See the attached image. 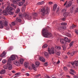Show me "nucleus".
<instances>
[{"mask_svg": "<svg viewBox=\"0 0 78 78\" xmlns=\"http://www.w3.org/2000/svg\"><path fill=\"white\" fill-rule=\"evenodd\" d=\"M41 12L42 16H45V13L46 12L45 8H43L42 9H41Z\"/></svg>", "mask_w": 78, "mask_h": 78, "instance_id": "nucleus-7", "label": "nucleus"}, {"mask_svg": "<svg viewBox=\"0 0 78 78\" xmlns=\"http://www.w3.org/2000/svg\"><path fill=\"white\" fill-rule=\"evenodd\" d=\"M49 5H52V4H53V2H49Z\"/></svg>", "mask_w": 78, "mask_h": 78, "instance_id": "nucleus-54", "label": "nucleus"}, {"mask_svg": "<svg viewBox=\"0 0 78 78\" xmlns=\"http://www.w3.org/2000/svg\"><path fill=\"white\" fill-rule=\"evenodd\" d=\"M32 68L34 69V70H35V71L37 70V69H36V68L35 67V65H32Z\"/></svg>", "mask_w": 78, "mask_h": 78, "instance_id": "nucleus-25", "label": "nucleus"}, {"mask_svg": "<svg viewBox=\"0 0 78 78\" xmlns=\"http://www.w3.org/2000/svg\"><path fill=\"white\" fill-rule=\"evenodd\" d=\"M66 11V10H65V9H62V12H64V11Z\"/></svg>", "mask_w": 78, "mask_h": 78, "instance_id": "nucleus-56", "label": "nucleus"}, {"mask_svg": "<svg viewBox=\"0 0 78 78\" xmlns=\"http://www.w3.org/2000/svg\"><path fill=\"white\" fill-rule=\"evenodd\" d=\"M15 59H16V56L14 55H12L11 56L10 58L9 59L8 61H9L11 62L12 61H14Z\"/></svg>", "mask_w": 78, "mask_h": 78, "instance_id": "nucleus-6", "label": "nucleus"}, {"mask_svg": "<svg viewBox=\"0 0 78 78\" xmlns=\"http://www.w3.org/2000/svg\"><path fill=\"white\" fill-rule=\"evenodd\" d=\"M13 8H14L15 9H16V6L14 5H13Z\"/></svg>", "mask_w": 78, "mask_h": 78, "instance_id": "nucleus-64", "label": "nucleus"}, {"mask_svg": "<svg viewBox=\"0 0 78 78\" xmlns=\"http://www.w3.org/2000/svg\"><path fill=\"white\" fill-rule=\"evenodd\" d=\"M4 68L5 69H8V67L7 66H4Z\"/></svg>", "mask_w": 78, "mask_h": 78, "instance_id": "nucleus-50", "label": "nucleus"}, {"mask_svg": "<svg viewBox=\"0 0 78 78\" xmlns=\"http://www.w3.org/2000/svg\"><path fill=\"white\" fill-rule=\"evenodd\" d=\"M61 25H63L64 26H66L67 25V23H62L61 24Z\"/></svg>", "mask_w": 78, "mask_h": 78, "instance_id": "nucleus-35", "label": "nucleus"}, {"mask_svg": "<svg viewBox=\"0 0 78 78\" xmlns=\"http://www.w3.org/2000/svg\"><path fill=\"white\" fill-rule=\"evenodd\" d=\"M47 47H48V45L47 44H45L43 46V48H47Z\"/></svg>", "mask_w": 78, "mask_h": 78, "instance_id": "nucleus-37", "label": "nucleus"}, {"mask_svg": "<svg viewBox=\"0 0 78 78\" xmlns=\"http://www.w3.org/2000/svg\"><path fill=\"white\" fill-rule=\"evenodd\" d=\"M6 51L3 52L2 54L0 55L1 57L2 58H5V55H6Z\"/></svg>", "mask_w": 78, "mask_h": 78, "instance_id": "nucleus-10", "label": "nucleus"}, {"mask_svg": "<svg viewBox=\"0 0 78 78\" xmlns=\"http://www.w3.org/2000/svg\"><path fill=\"white\" fill-rule=\"evenodd\" d=\"M73 28H75V27H76V26L74 25H73Z\"/></svg>", "mask_w": 78, "mask_h": 78, "instance_id": "nucleus-62", "label": "nucleus"}, {"mask_svg": "<svg viewBox=\"0 0 78 78\" xmlns=\"http://www.w3.org/2000/svg\"><path fill=\"white\" fill-rule=\"evenodd\" d=\"M70 29H73V25H72V26L70 27Z\"/></svg>", "mask_w": 78, "mask_h": 78, "instance_id": "nucleus-51", "label": "nucleus"}, {"mask_svg": "<svg viewBox=\"0 0 78 78\" xmlns=\"http://www.w3.org/2000/svg\"><path fill=\"white\" fill-rule=\"evenodd\" d=\"M39 64H40V62H36L35 63V66L36 67H39Z\"/></svg>", "mask_w": 78, "mask_h": 78, "instance_id": "nucleus-16", "label": "nucleus"}, {"mask_svg": "<svg viewBox=\"0 0 78 78\" xmlns=\"http://www.w3.org/2000/svg\"><path fill=\"white\" fill-rule=\"evenodd\" d=\"M13 10H14V9L13 8L11 7L9 8L8 7L5 10L3 11V14L4 16H8V12L10 15H13L14 12H12Z\"/></svg>", "mask_w": 78, "mask_h": 78, "instance_id": "nucleus-1", "label": "nucleus"}, {"mask_svg": "<svg viewBox=\"0 0 78 78\" xmlns=\"http://www.w3.org/2000/svg\"><path fill=\"white\" fill-rule=\"evenodd\" d=\"M62 30H66V27H63L62 28Z\"/></svg>", "mask_w": 78, "mask_h": 78, "instance_id": "nucleus-58", "label": "nucleus"}, {"mask_svg": "<svg viewBox=\"0 0 78 78\" xmlns=\"http://www.w3.org/2000/svg\"><path fill=\"white\" fill-rule=\"evenodd\" d=\"M69 73L70 74H71V75H74V73H73L71 72H69Z\"/></svg>", "mask_w": 78, "mask_h": 78, "instance_id": "nucleus-55", "label": "nucleus"}, {"mask_svg": "<svg viewBox=\"0 0 78 78\" xmlns=\"http://www.w3.org/2000/svg\"><path fill=\"white\" fill-rule=\"evenodd\" d=\"M60 62L59 61H58L56 63V64H59Z\"/></svg>", "mask_w": 78, "mask_h": 78, "instance_id": "nucleus-59", "label": "nucleus"}, {"mask_svg": "<svg viewBox=\"0 0 78 78\" xmlns=\"http://www.w3.org/2000/svg\"><path fill=\"white\" fill-rule=\"evenodd\" d=\"M69 12L65 13L63 14V16H64L65 17H67V16H69Z\"/></svg>", "mask_w": 78, "mask_h": 78, "instance_id": "nucleus-13", "label": "nucleus"}, {"mask_svg": "<svg viewBox=\"0 0 78 78\" xmlns=\"http://www.w3.org/2000/svg\"><path fill=\"white\" fill-rule=\"evenodd\" d=\"M73 41L70 44H69V46L70 47H71L73 45Z\"/></svg>", "mask_w": 78, "mask_h": 78, "instance_id": "nucleus-40", "label": "nucleus"}, {"mask_svg": "<svg viewBox=\"0 0 78 78\" xmlns=\"http://www.w3.org/2000/svg\"><path fill=\"white\" fill-rule=\"evenodd\" d=\"M60 53H61V52L59 51H58L56 52V54L58 56L60 55Z\"/></svg>", "mask_w": 78, "mask_h": 78, "instance_id": "nucleus-39", "label": "nucleus"}, {"mask_svg": "<svg viewBox=\"0 0 78 78\" xmlns=\"http://www.w3.org/2000/svg\"><path fill=\"white\" fill-rule=\"evenodd\" d=\"M67 1L66 2H65V4L64 5V6H65V5H66L67 4Z\"/></svg>", "mask_w": 78, "mask_h": 78, "instance_id": "nucleus-60", "label": "nucleus"}, {"mask_svg": "<svg viewBox=\"0 0 78 78\" xmlns=\"http://www.w3.org/2000/svg\"><path fill=\"white\" fill-rule=\"evenodd\" d=\"M70 52H68L67 53V54L69 55H71V56H73L74 55V52H73L71 53H70Z\"/></svg>", "mask_w": 78, "mask_h": 78, "instance_id": "nucleus-22", "label": "nucleus"}, {"mask_svg": "<svg viewBox=\"0 0 78 78\" xmlns=\"http://www.w3.org/2000/svg\"><path fill=\"white\" fill-rule=\"evenodd\" d=\"M24 61V60H23V58H21L20 60V64H23V61Z\"/></svg>", "mask_w": 78, "mask_h": 78, "instance_id": "nucleus-26", "label": "nucleus"}, {"mask_svg": "<svg viewBox=\"0 0 78 78\" xmlns=\"http://www.w3.org/2000/svg\"><path fill=\"white\" fill-rule=\"evenodd\" d=\"M5 70L3 69L0 72V73L1 74H5Z\"/></svg>", "mask_w": 78, "mask_h": 78, "instance_id": "nucleus-21", "label": "nucleus"}, {"mask_svg": "<svg viewBox=\"0 0 78 78\" xmlns=\"http://www.w3.org/2000/svg\"><path fill=\"white\" fill-rule=\"evenodd\" d=\"M51 51L52 54H54L55 52H54V49L53 48H51Z\"/></svg>", "mask_w": 78, "mask_h": 78, "instance_id": "nucleus-27", "label": "nucleus"}, {"mask_svg": "<svg viewBox=\"0 0 78 78\" xmlns=\"http://www.w3.org/2000/svg\"><path fill=\"white\" fill-rule=\"evenodd\" d=\"M44 55L46 56V57L47 58H48V53L45 52L44 53Z\"/></svg>", "mask_w": 78, "mask_h": 78, "instance_id": "nucleus-18", "label": "nucleus"}, {"mask_svg": "<svg viewBox=\"0 0 78 78\" xmlns=\"http://www.w3.org/2000/svg\"><path fill=\"white\" fill-rule=\"evenodd\" d=\"M74 78H78V76H74Z\"/></svg>", "mask_w": 78, "mask_h": 78, "instance_id": "nucleus-52", "label": "nucleus"}, {"mask_svg": "<svg viewBox=\"0 0 78 78\" xmlns=\"http://www.w3.org/2000/svg\"><path fill=\"white\" fill-rule=\"evenodd\" d=\"M60 8L59 7H58L57 9V11H56V12L57 13H58L59 12H60V10L59 9Z\"/></svg>", "mask_w": 78, "mask_h": 78, "instance_id": "nucleus-32", "label": "nucleus"}, {"mask_svg": "<svg viewBox=\"0 0 78 78\" xmlns=\"http://www.w3.org/2000/svg\"><path fill=\"white\" fill-rule=\"evenodd\" d=\"M5 29L6 30H9V27L8 26H7L5 28Z\"/></svg>", "mask_w": 78, "mask_h": 78, "instance_id": "nucleus-43", "label": "nucleus"}, {"mask_svg": "<svg viewBox=\"0 0 78 78\" xmlns=\"http://www.w3.org/2000/svg\"><path fill=\"white\" fill-rule=\"evenodd\" d=\"M73 10H71V9H70V12H71V13H73Z\"/></svg>", "mask_w": 78, "mask_h": 78, "instance_id": "nucleus-53", "label": "nucleus"}, {"mask_svg": "<svg viewBox=\"0 0 78 78\" xmlns=\"http://www.w3.org/2000/svg\"><path fill=\"white\" fill-rule=\"evenodd\" d=\"M74 9H75V5H73L71 6L70 9L71 10H73Z\"/></svg>", "mask_w": 78, "mask_h": 78, "instance_id": "nucleus-24", "label": "nucleus"}, {"mask_svg": "<svg viewBox=\"0 0 78 78\" xmlns=\"http://www.w3.org/2000/svg\"><path fill=\"white\" fill-rule=\"evenodd\" d=\"M26 8V7H25V5H24L22 9V11L23 12H24V11H25V10Z\"/></svg>", "mask_w": 78, "mask_h": 78, "instance_id": "nucleus-20", "label": "nucleus"}, {"mask_svg": "<svg viewBox=\"0 0 78 78\" xmlns=\"http://www.w3.org/2000/svg\"><path fill=\"white\" fill-rule=\"evenodd\" d=\"M16 22H17H17L20 23L21 22H22V20H21V19H20V18H19V17L16 18Z\"/></svg>", "mask_w": 78, "mask_h": 78, "instance_id": "nucleus-15", "label": "nucleus"}, {"mask_svg": "<svg viewBox=\"0 0 78 78\" xmlns=\"http://www.w3.org/2000/svg\"><path fill=\"white\" fill-rule=\"evenodd\" d=\"M57 6H58V5L57 4H55L54 5L53 8V11H55L56 10V9L57 8Z\"/></svg>", "mask_w": 78, "mask_h": 78, "instance_id": "nucleus-14", "label": "nucleus"}, {"mask_svg": "<svg viewBox=\"0 0 78 78\" xmlns=\"http://www.w3.org/2000/svg\"><path fill=\"white\" fill-rule=\"evenodd\" d=\"M74 64L76 66H78V61H75Z\"/></svg>", "mask_w": 78, "mask_h": 78, "instance_id": "nucleus-31", "label": "nucleus"}, {"mask_svg": "<svg viewBox=\"0 0 78 78\" xmlns=\"http://www.w3.org/2000/svg\"><path fill=\"white\" fill-rule=\"evenodd\" d=\"M39 59L40 61H42V62H44L45 61V60L43 57L39 58Z\"/></svg>", "mask_w": 78, "mask_h": 78, "instance_id": "nucleus-11", "label": "nucleus"}, {"mask_svg": "<svg viewBox=\"0 0 78 78\" xmlns=\"http://www.w3.org/2000/svg\"><path fill=\"white\" fill-rule=\"evenodd\" d=\"M60 42L62 44H66V41L63 39H61Z\"/></svg>", "mask_w": 78, "mask_h": 78, "instance_id": "nucleus-9", "label": "nucleus"}, {"mask_svg": "<svg viewBox=\"0 0 78 78\" xmlns=\"http://www.w3.org/2000/svg\"><path fill=\"white\" fill-rule=\"evenodd\" d=\"M7 67L9 70H11L12 69V66L11 64V62L7 61Z\"/></svg>", "mask_w": 78, "mask_h": 78, "instance_id": "nucleus-5", "label": "nucleus"}, {"mask_svg": "<svg viewBox=\"0 0 78 78\" xmlns=\"http://www.w3.org/2000/svg\"><path fill=\"white\" fill-rule=\"evenodd\" d=\"M17 23V22L16 21H15L14 22H12L11 23L13 26H14Z\"/></svg>", "mask_w": 78, "mask_h": 78, "instance_id": "nucleus-23", "label": "nucleus"}, {"mask_svg": "<svg viewBox=\"0 0 78 78\" xmlns=\"http://www.w3.org/2000/svg\"><path fill=\"white\" fill-rule=\"evenodd\" d=\"M72 4V2L71 1H69L68 3L67 4L66 7V8H69V6H70Z\"/></svg>", "mask_w": 78, "mask_h": 78, "instance_id": "nucleus-8", "label": "nucleus"}, {"mask_svg": "<svg viewBox=\"0 0 78 78\" xmlns=\"http://www.w3.org/2000/svg\"><path fill=\"white\" fill-rule=\"evenodd\" d=\"M66 77H67V78H70V77L69 76V75H66Z\"/></svg>", "mask_w": 78, "mask_h": 78, "instance_id": "nucleus-61", "label": "nucleus"}, {"mask_svg": "<svg viewBox=\"0 0 78 78\" xmlns=\"http://www.w3.org/2000/svg\"><path fill=\"white\" fill-rule=\"evenodd\" d=\"M32 15L35 17H37V14L36 12H34L32 14Z\"/></svg>", "mask_w": 78, "mask_h": 78, "instance_id": "nucleus-28", "label": "nucleus"}, {"mask_svg": "<svg viewBox=\"0 0 78 78\" xmlns=\"http://www.w3.org/2000/svg\"><path fill=\"white\" fill-rule=\"evenodd\" d=\"M55 48L56 49L59 50H61V47L59 46H56L55 47Z\"/></svg>", "mask_w": 78, "mask_h": 78, "instance_id": "nucleus-34", "label": "nucleus"}, {"mask_svg": "<svg viewBox=\"0 0 78 78\" xmlns=\"http://www.w3.org/2000/svg\"><path fill=\"white\" fill-rule=\"evenodd\" d=\"M63 69L65 71H67V68L66 67H64Z\"/></svg>", "mask_w": 78, "mask_h": 78, "instance_id": "nucleus-41", "label": "nucleus"}, {"mask_svg": "<svg viewBox=\"0 0 78 78\" xmlns=\"http://www.w3.org/2000/svg\"><path fill=\"white\" fill-rule=\"evenodd\" d=\"M12 2H13V3H14V4H17V2H16V1H15V0H14Z\"/></svg>", "mask_w": 78, "mask_h": 78, "instance_id": "nucleus-44", "label": "nucleus"}, {"mask_svg": "<svg viewBox=\"0 0 78 78\" xmlns=\"http://www.w3.org/2000/svg\"><path fill=\"white\" fill-rule=\"evenodd\" d=\"M20 74V73H17L15 75H19Z\"/></svg>", "mask_w": 78, "mask_h": 78, "instance_id": "nucleus-49", "label": "nucleus"}, {"mask_svg": "<svg viewBox=\"0 0 78 78\" xmlns=\"http://www.w3.org/2000/svg\"><path fill=\"white\" fill-rule=\"evenodd\" d=\"M20 10V9H19V8H18L16 11V13H18V12H19Z\"/></svg>", "mask_w": 78, "mask_h": 78, "instance_id": "nucleus-36", "label": "nucleus"}, {"mask_svg": "<svg viewBox=\"0 0 78 78\" xmlns=\"http://www.w3.org/2000/svg\"><path fill=\"white\" fill-rule=\"evenodd\" d=\"M44 66H48V64H47V63H45L44 64Z\"/></svg>", "mask_w": 78, "mask_h": 78, "instance_id": "nucleus-63", "label": "nucleus"}, {"mask_svg": "<svg viewBox=\"0 0 78 78\" xmlns=\"http://www.w3.org/2000/svg\"><path fill=\"white\" fill-rule=\"evenodd\" d=\"M19 17H21V18H22V17H25V19H27V20H31V19H32L31 16H30V15H28L27 14V13H26V12H25L23 15L22 14L20 13L19 14Z\"/></svg>", "mask_w": 78, "mask_h": 78, "instance_id": "nucleus-3", "label": "nucleus"}, {"mask_svg": "<svg viewBox=\"0 0 78 78\" xmlns=\"http://www.w3.org/2000/svg\"><path fill=\"white\" fill-rule=\"evenodd\" d=\"M44 1H42L41 2H39L37 3V5H43V4H44Z\"/></svg>", "mask_w": 78, "mask_h": 78, "instance_id": "nucleus-17", "label": "nucleus"}, {"mask_svg": "<svg viewBox=\"0 0 78 78\" xmlns=\"http://www.w3.org/2000/svg\"><path fill=\"white\" fill-rule=\"evenodd\" d=\"M7 61L6 59H4L2 60V62L3 64H5V63H6V62Z\"/></svg>", "mask_w": 78, "mask_h": 78, "instance_id": "nucleus-29", "label": "nucleus"}, {"mask_svg": "<svg viewBox=\"0 0 78 78\" xmlns=\"http://www.w3.org/2000/svg\"><path fill=\"white\" fill-rule=\"evenodd\" d=\"M29 63L27 62H26L24 63V66L26 68H27L28 67V66Z\"/></svg>", "mask_w": 78, "mask_h": 78, "instance_id": "nucleus-19", "label": "nucleus"}, {"mask_svg": "<svg viewBox=\"0 0 78 78\" xmlns=\"http://www.w3.org/2000/svg\"><path fill=\"white\" fill-rule=\"evenodd\" d=\"M75 32L77 34V35H78V30H75Z\"/></svg>", "mask_w": 78, "mask_h": 78, "instance_id": "nucleus-42", "label": "nucleus"}, {"mask_svg": "<svg viewBox=\"0 0 78 78\" xmlns=\"http://www.w3.org/2000/svg\"><path fill=\"white\" fill-rule=\"evenodd\" d=\"M71 64L72 65V66H73L74 64H75V61L74 62H72L71 63Z\"/></svg>", "mask_w": 78, "mask_h": 78, "instance_id": "nucleus-48", "label": "nucleus"}, {"mask_svg": "<svg viewBox=\"0 0 78 78\" xmlns=\"http://www.w3.org/2000/svg\"><path fill=\"white\" fill-rule=\"evenodd\" d=\"M70 71L71 72H73V73H75V70H73V69H71Z\"/></svg>", "mask_w": 78, "mask_h": 78, "instance_id": "nucleus-46", "label": "nucleus"}, {"mask_svg": "<svg viewBox=\"0 0 78 78\" xmlns=\"http://www.w3.org/2000/svg\"><path fill=\"white\" fill-rule=\"evenodd\" d=\"M76 12H78V8H77L76 9V10L75 11Z\"/></svg>", "mask_w": 78, "mask_h": 78, "instance_id": "nucleus-57", "label": "nucleus"}, {"mask_svg": "<svg viewBox=\"0 0 78 78\" xmlns=\"http://www.w3.org/2000/svg\"><path fill=\"white\" fill-rule=\"evenodd\" d=\"M63 50H65L66 49V47L64 46H62Z\"/></svg>", "mask_w": 78, "mask_h": 78, "instance_id": "nucleus-47", "label": "nucleus"}, {"mask_svg": "<svg viewBox=\"0 0 78 78\" xmlns=\"http://www.w3.org/2000/svg\"><path fill=\"white\" fill-rule=\"evenodd\" d=\"M4 25L5 27H6L8 25V22L6 20L4 21H0V28L1 29L3 28Z\"/></svg>", "mask_w": 78, "mask_h": 78, "instance_id": "nucleus-4", "label": "nucleus"}, {"mask_svg": "<svg viewBox=\"0 0 78 78\" xmlns=\"http://www.w3.org/2000/svg\"><path fill=\"white\" fill-rule=\"evenodd\" d=\"M42 33L43 34V35L44 37H51L52 35L51 34L49 33L48 30L46 28L43 29Z\"/></svg>", "mask_w": 78, "mask_h": 78, "instance_id": "nucleus-2", "label": "nucleus"}, {"mask_svg": "<svg viewBox=\"0 0 78 78\" xmlns=\"http://www.w3.org/2000/svg\"><path fill=\"white\" fill-rule=\"evenodd\" d=\"M23 2H20L19 3L18 5H19V6H22V5H23Z\"/></svg>", "mask_w": 78, "mask_h": 78, "instance_id": "nucleus-33", "label": "nucleus"}, {"mask_svg": "<svg viewBox=\"0 0 78 78\" xmlns=\"http://www.w3.org/2000/svg\"><path fill=\"white\" fill-rule=\"evenodd\" d=\"M67 36H68V37H71V34H68L67 35Z\"/></svg>", "mask_w": 78, "mask_h": 78, "instance_id": "nucleus-45", "label": "nucleus"}, {"mask_svg": "<svg viewBox=\"0 0 78 78\" xmlns=\"http://www.w3.org/2000/svg\"><path fill=\"white\" fill-rule=\"evenodd\" d=\"M65 40H64L65 41H66V42H68V38L66 37H64Z\"/></svg>", "mask_w": 78, "mask_h": 78, "instance_id": "nucleus-30", "label": "nucleus"}, {"mask_svg": "<svg viewBox=\"0 0 78 78\" xmlns=\"http://www.w3.org/2000/svg\"><path fill=\"white\" fill-rule=\"evenodd\" d=\"M48 51L50 55H51V52L50 51V48H48Z\"/></svg>", "mask_w": 78, "mask_h": 78, "instance_id": "nucleus-38", "label": "nucleus"}, {"mask_svg": "<svg viewBox=\"0 0 78 78\" xmlns=\"http://www.w3.org/2000/svg\"><path fill=\"white\" fill-rule=\"evenodd\" d=\"M14 64L17 66H20V64L19 62V61H15L14 62Z\"/></svg>", "mask_w": 78, "mask_h": 78, "instance_id": "nucleus-12", "label": "nucleus"}]
</instances>
